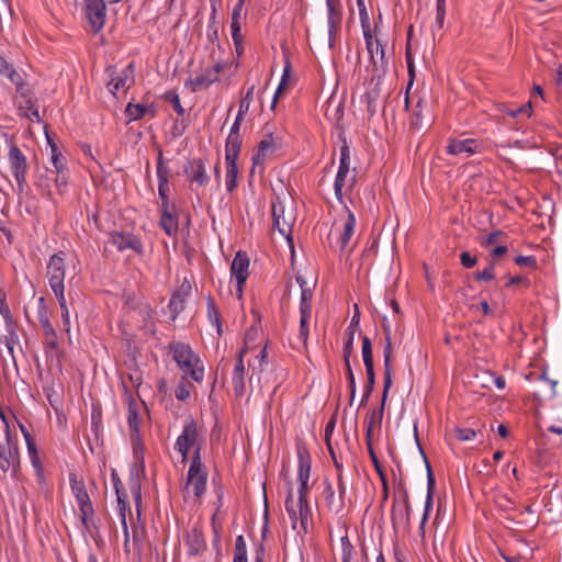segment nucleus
I'll use <instances>...</instances> for the list:
<instances>
[{"label": "nucleus", "instance_id": "obj_1", "mask_svg": "<svg viewBox=\"0 0 562 562\" xmlns=\"http://www.w3.org/2000/svg\"><path fill=\"white\" fill-rule=\"evenodd\" d=\"M327 450L330 454L335 469L337 470V488L338 495L335 494L334 487L328 480L325 481V488L323 491V496L326 502L328 509L335 514H341L346 508V491L347 484L344 480L342 475V463L339 461L334 447L331 443L326 446Z\"/></svg>", "mask_w": 562, "mask_h": 562}, {"label": "nucleus", "instance_id": "obj_2", "mask_svg": "<svg viewBox=\"0 0 562 562\" xmlns=\"http://www.w3.org/2000/svg\"><path fill=\"white\" fill-rule=\"evenodd\" d=\"M46 277L58 304L67 300L65 295L66 252L58 251L49 258Z\"/></svg>", "mask_w": 562, "mask_h": 562}, {"label": "nucleus", "instance_id": "obj_3", "mask_svg": "<svg viewBox=\"0 0 562 562\" xmlns=\"http://www.w3.org/2000/svg\"><path fill=\"white\" fill-rule=\"evenodd\" d=\"M206 482L207 470L202 462L200 447L198 446V448L193 452L190 467L188 470L187 483L183 488L184 498L187 497V494L190 493L191 487L194 498H201L206 491Z\"/></svg>", "mask_w": 562, "mask_h": 562}, {"label": "nucleus", "instance_id": "obj_4", "mask_svg": "<svg viewBox=\"0 0 562 562\" xmlns=\"http://www.w3.org/2000/svg\"><path fill=\"white\" fill-rule=\"evenodd\" d=\"M285 510L290 517L292 529L300 533H307L312 526V509L308 502L294 501L292 487L285 498Z\"/></svg>", "mask_w": 562, "mask_h": 562}, {"label": "nucleus", "instance_id": "obj_5", "mask_svg": "<svg viewBox=\"0 0 562 562\" xmlns=\"http://www.w3.org/2000/svg\"><path fill=\"white\" fill-rule=\"evenodd\" d=\"M210 57L214 60V65L206 67L201 75L196 76L195 78H189L184 82L186 88H189L192 92L206 89L212 83L218 81L220 75L228 66L227 61L221 58H215V48L211 50Z\"/></svg>", "mask_w": 562, "mask_h": 562}, {"label": "nucleus", "instance_id": "obj_6", "mask_svg": "<svg viewBox=\"0 0 562 562\" xmlns=\"http://www.w3.org/2000/svg\"><path fill=\"white\" fill-rule=\"evenodd\" d=\"M7 158L10 171L18 184V194H22L27 187L26 173L30 168L27 158L15 144L10 145Z\"/></svg>", "mask_w": 562, "mask_h": 562}, {"label": "nucleus", "instance_id": "obj_7", "mask_svg": "<svg viewBox=\"0 0 562 562\" xmlns=\"http://www.w3.org/2000/svg\"><path fill=\"white\" fill-rule=\"evenodd\" d=\"M20 467V453L16 438H13L9 425H7L5 445L0 442V469L15 472Z\"/></svg>", "mask_w": 562, "mask_h": 562}, {"label": "nucleus", "instance_id": "obj_8", "mask_svg": "<svg viewBox=\"0 0 562 562\" xmlns=\"http://www.w3.org/2000/svg\"><path fill=\"white\" fill-rule=\"evenodd\" d=\"M134 65L128 64L120 72L116 71L115 66H108L105 68L106 88L115 95L120 89H128L134 83Z\"/></svg>", "mask_w": 562, "mask_h": 562}, {"label": "nucleus", "instance_id": "obj_9", "mask_svg": "<svg viewBox=\"0 0 562 562\" xmlns=\"http://www.w3.org/2000/svg\"><path fill=\"white\" fill-rule=\"evenodd\" d=\"M201 448L200 443V430L195 420L190 419L183 427L181 435L177 438L175 449L181 453L182 461H186L189 454V450L194 448Z\"/></svg>", "mask_w": 562, "mask_h": 562}, {"label": "nucleus", "instance_id": "obj_10", "mask_svg": "<svg viewBox=\"0 0 562 562\" xmlns=\"http://www.w3.org/2000/svg\"><path fill=\"white\" fill-rule=\"evenodd\" d=\"M385 331V346L383 349L384 359V387L382 392V404L376 416V422L380 424L383 417L384 405L387 398L389 391L392 386V337L389 327H384Z\"/></svg>", "mask_w": 562, "mask_h": 562}, {"label": "nucleus", "instance_id": "obj_11", "mask_svg": "<svg viewBox=\"0 0 562 562\" xmlns=\"http://www.w3.org/2000/svg\"><path fill=\"white\" fill-rule=\"evenodd\" d=\"M69 481L81 513V521L87 527L89 517L94 513L91 499L82 480H79L76 474H70Z\"/></svg>", "mask_w": 562, "mask_h": 562}, {"label": "nucleus", "instance_id": "obj_12", "mask_svg": "<svg viewBox=\"0 0 562 562\" xmlns=\"http://www.w3.org/2000/svg\"><path fill=\"white\" fill-rule=\"evenodd\" d=\"M108 243L113 245L119 251L133 250L142 256L144 246L140 237L133 233L113 231L108 235Z\"/></svg>", "mask_w": 562, "mask_h": 562}, {"label": "nucleus", "instance_id": "obj_13", "mask_svg": "<svg viewBox=\"0 0 562 562\" xmlns=\"http://www.w3.org/2000/svg\"><path fill=\"white\" fill-rule=\"evenodd\" d=\"M398 492L402 495V501L401 503L394 501L391 510V520L394 528H397L398 526L407 527L411 521L412 506L409 503L408 492L404 484H398Z\"/></svg>", "mask_w": 562, "mask_h": 562}, {"label": "nucleus", "instance_id": "obj_14", "mask_svg": "<svg viewBox=\"0 0 562 562\" xmlns=\"http://www.w3.org/2000/svg\"><path fill=\"white\" fill-rule=\"evenodd\" d=\"M85 15L93 33H99L106 20V5L103 0H85Z\"/></svg>", "mask_w": 562, "mask_h": 562}, {"label": "nucleus", "instance_id": "obj_15", "mask_svg": "<svg viewBox=\"0 0 562 562\" xmlns=\"http://www.w3.org/2000/svg\"><path fill=\"white\" fill-rule=\"evenodd\" d=\"M297 461H299V473L297 481L300 483L299 486V498L303 504L304 502H308L307 496L310 493L308 480L311 475V457L307 450L299 449L297 450Z\"/></svg>", "mask_w": 562, "mask_h": 562}, {"label": "nucleus", "instance_id": "obj_16", "mask_svg": "<svg viewBox=\"0 0 562 562\" xmlns=\"http://www.w3.org/2000/svg\"><path fill=\"white\" fill-rule=\"evenodd\" d=\"M328 44L333 48L341 29L342 7L340 0H326Z\"/></svg>", "mask_w": 562, "mask_h": 562}, {"label": "nucleus", "instance_id": "obj_17", "mask_svg": "<svg viewBox=\"0 0 562 562\" xmlns=\"http://www.w3.org/2000/svg\"><path fill=\"white\" fill-rule=\"evenodd\" d=\"M350 171V148L347 140L342 139V145L340 147V161L339 168L336 175L334 190L335 195L339 202H342V188L346 184L347 176Z\"/></svg>", "mask_w": 562, "mask_h": 562}, {"label": "nucleus", "instance_id": "obj_18", "mask_svg": "<svg viewBox=\"0 0 562 562\" xmlns=\"http://www.w3.org/2000/svg\"><path fill=\"white\" fill-rule=\"evenodd\" d=\"M249 257L245 251H237L231 266V274L237 281V293L241 296L244 285L249 276Z\"/></svg>", "mask_w": 562, "mask_h": 562}, {"label": "nucleus", "instance_id": "obj_19", "mask_svg": "<svg viewBox=\"0 0 562 562\" xmlns=\"http://www.w3.org/2000/svg\"><path fill=\"white\" fill-rule=\"evenodd\" d=\"M246 352L247 347L245 346L239 350L232 372V385L236 397H243L246 393V368L244 363Z\"/></svg>", "mask_w": 562, "mask_h": 562}, {"label": "nucleus", "instance_id": "obj_20", "mask_svg": "<svg viewBox=\"0 0 562 562\" xmlns=\"http://www.w3.org/2000/svg\"><path fill=\"white\" fill-rule=\"evenodd\" d=\"M371 46L366 43L367 50L369 53L373 71L378 72V76H382L387 70V61L385 59V50L380 40H378L373 32L371 33Z\"/></svg>", "mask_w": 562, "mask_h": 562}, {"label": "nucleus", "instance_id": "obj_21", "mask_svg": "<svg viewBox=\"0 0 562 562\" xmlns=\"http://www.w3.org/2000/svg\"><path fill=\"white\" fill-rule=\"evenodd\" d=\"M111 479H112L113 486H114V490H115V494H116V497H117V504H119V507H120V513H121V517H122V524H123L124 533H125L124 546L126 548L127 543H128V530H127V525H126V520H125V510L128 507L127 494L125 493V491L123 488V484L121 482V479H120V476H119V474L116 473L115 470H112Z\"/></svg>", "mask_w": 562, "mask_h": 562}, {"label": "nucleus", "instance_id": "obj_22", "mask_svg": "<svg viewBox=\"0 0 562 562\" xmlns=\"http://www.w3.org/2000/svg\"><path fill=\"white\" fill-rule=\"evenodd\" d=\"M157 178H158V194L161 200L160 207H169V170L164 165L162 161V153L159 150L158 153V161H157Z\"/></svg>", "mask_w": 562, "mask_h": 562}, {"label": "nucleus", "instance_id": "obj_23", "mask_svg": "<svg viewBox=\"0 0 562 562\" xmlns=\"http://www.w3.org/2000/svg\"><path fill=\"white\" fill-rule=\"evenodd\" d=\"M276 148V142L272 134H266L258 144V150L252 156V167L250 173L254 175L257 166H262L266 158L273 153Z\"/></svg>", "mask_w": 562, "mask_h": 562}, {"label": "nucleus", "instance_id": "obj_24", "mask_svg": "<svg viewBox=\"0 0 562 562\" xmlns=\"http://www.w3.org/2000/svg\"><path fill=\"white\" fill-rule=\"evenodd\" d=\"M184 173L189 180L196 182L201 187L206 186L210 181L201 159L189 160L184 166Z\"/></svg>", "mask_w": 562, "mask_h": 562}, {"label": "nucleus", "instance_id": "obj_25", "mask_svg": "<svg viewBox=\"0 0 562 562\" xmlns=\"http://www.w3.org/2000/svg\"><path fill=\"white\" fill-rule=\"evenodd\" d=\"M126 400H127V424L130 434H137L139 432L140 428V417H139V411L144 403H138L132 393L126 392Z\"/></svg>", "mask_w": 562, "mask_h": 562}, {"label": "nucleus", "instance_id": "obj_26", "mask_svg": "<svg viewBox=\"0 0 562 562\" xmlns=\"http://www.w3.org/2000/svg\"><path fill=\"white\" fill-rule=\"evenodd\" d=\"M415 438H416V441H418V435H417V427L415 426ZM418 447H419V450L423 454V458L425 460V463H426V468H427V497H426V503H425V513H424V516H423V521H422V525L425 524V521L427 520L428 518V514H429V510L431 509V506H432V494H434V491H435V486H436V481H435V476L432 474V471H431V467L426 458V454L424 453V451L422 450V447L419 445V442H417Z\"/></svg>", "mask_w": 562, "mask_h": 562}, {"label": "nucleus", "instance_id": "obj_27", "mask_svg": "<svg viewBox=\"0 0 562 562\" xmlns=\"http://www.w3.org/2000/svg\"><path fill=\"white\" fill-rule=\"evenodd\" d=\"M186 546L190 555H199L206 549V542L201 528L193 527L186 537Z\"/></svg>", "mask_w": 562, "mask_h": 562}, {"label": "nucleus", "instance_id": "obj_28", "mask_svg": "<svg viewBox=\"0 0 562 562\" xmlns=\"http://www.w3.org/2000/svg\"><path fill=\"white\" fill-rule=\"evenodd\" d=\"M429 117L428 103L423 98H419L409 116V127L412 130H420Z\"/></svg>", "mask_w": 562, "mask_h": 562}, {"label": "nucleus", "instance_id": "obj_29", "mask_svg": "<svg viewBox=\"0 0 562 562\" xmlns=\"http://www.w3.org/2000/svg\"><path fill=\"white\" fill-rule=\"evenodd\" d=\"M191 291V285L183 283L180 289L175 292L169 302V310L171 312V319L175 321L177 316L184 310V303Z\"/></svg>", "mask_w": 562, "mask_h": 562}, {"label": "nucleus", "instance_id": "obj_30", "mask_svg": "<svg viewBox=\"0 0 562 562\" xmlns=\"http://www.w3.org/2000/svg\"><path fill=\"white\" fill-rule=\"evenodd\" d=\"M272 215H273V225L279 231V233L285 237V239L290 243L292 246V218H285L283 215V210L278 209L276 205H273L272 209Z\"/></svg>", "mask_w": 562, "mask_h": 562}, {"label": "nucleus", "instance_id": "obj_31", "mask_svg": "<svg viewBox=\"0 0 562 562\" xmlns=\"http://www.w3.org/2000/svg\"><path fill=\"white\" fill-rule=\"evenodd\" d=\"M477 149H479V143H477V140H475L473 138L450 139V142L447 146V153L450 155H460L463 153L472 155V154L476 153Z\"/></svg>", "mask_w": 562, "mask_h": 562}, {"label": "nucleus", "instance_id": "obj_32", "mask_svg": "<svg viewBox=\"0 0 562 562\" xmlns=\"http://www.w3.org/2000/svg\"><path fill=\"white\" fill-rule=\"evenodd\" d=\"M355 227H356V217L350 210H347V215L344 218L342 228L339 232V236H338V245H339V248L341 251H344L346 249V247L348 246V244L351 239V236L355 233Z\"/></svg>", "mask_w": 562, "mask_h": 562}, {"label": "nucleus", "instance_id": "obj_33", "mask_svg": "<svg viewBox=\"0 0 562 562\" xmlns=\"http://www.w3.org/2000/svg\"><path fill=\"white\" fill-rule=\"evenodd\" d=\"M169 350L178 366L198 356L189 345L183 342H171Z\"/></svg>", "mask_w": 562, "mask_h": 562}, {"label": "nucleus", "instance_id": "obj_34", "mask_svg": "<svg viewBox=\"0 0 562 562\" xmlns=\"http://www.w3.org/2000/svg\"><path fill=\"white\" fill-rule=\"evenodd\" d=\"M296 282L301 288L300 314H311L313 288L307 286L305 279L301 274L296 276Z\"/></svg>", "mask_w": 562, "mask_h": 562}, {"label": "nucleus", "instance_id": "obj_35", "mask_svg": "<svg viewBox=\"0 0 562 562\" xmlns=\"http://www.w3.org/2000/svg\"><path fill=\"white\" fill-rule=\"evenodd\" d=\"M179 368L183 371L184 375H189L195 382H202L204 376V369L198 356L181 363Z\"/></svg>", "mask_w": 562, "mask_h": 562}, {"label": "nucleus", "instance_id": "obj_36", "mask_svg": "<svg viewBox=\"0 0 562 562\" xmlns=\"http://www.w3.org/2000/svg\"><path fill=\"white\" fill-rule=\"evenodd\" d=\"M355 308H356V313L352 316L350 324L347 328L348 339L344 344V348H342L344 358L351 357V355L353 352L355 331H356V328L359 326V322H360L358 305H355Z\"/></svg>", "mask_w": 562, "mask_h": 562}, {"label": "nucleus", "instance_id": "obj_37", "mask_svg": "<svg viewBox=\"0 0 562 562\" xmlns=\"http://www.w3.org/2000/svg\"><path fill=\"white\" fill-rule=\"evenodd\" d=\"M43 345L47 356L58 357L60 353L59 338L56 329L43 333Z\"/></svg>", "mask_w": 562, "mask_h": 562}, {"label": "nucleus", "instance_id": "obj_38", "mask_svg": "<svg viewBox=\"0 0 562 562\" xmlns=\"http://www.w3.org/2000/svg\"><path fill=\"white\" fill-rule=\"evenodd\" d=\"M125 114L130 121H136L143 119L146 114H150L151 117L156 115V111L153 106H147L140 103L134 104L130 102L126 105Z\"/></svg>", "mask_w": 562, "mask_h": 562}, {"label": "nucleus", "instance_id": "obj_39", "mask_svg": "<svg viewBox=\"0 0 562 562\" xmlns=\"http://www.w3.org/2000/svg\"><path fill=\"white\" fill-rule=\"evenodd\" d=\"M161 215L159 224L168 236H172L178 231V221L170 212L169 207H160Z\"/></svg>", "mask_w": 562, "mask_h": 562}, {"label": "nucleus", "instance_id": "obj_40", "mask_svg": "<svg viewBox=\"0 0 562 562\" xmlns=\"http://www.w3.org/2000/svg\"><path fill=\"white\" fill-rule=\"evenodd\" d=\"M16 327H18L16 322L13 323L12 326H5L7 334L2 337L0 336V342H3L5 345L9 353L11 355L14 362H15L14 347L18 346L20 342L18 333H16Z\"/></svg>", "mask_w": 562, "mask_h": 562}, {"label": "nucleus", "instance_id": "obj_41", "mask_svg": "<svg viewBox=\"0 0 562 562\" xmlns=\"http://www.w3.org/2000/svg\"><path fill=\"white\" fill-rule=\"evenodd\" d=\"M241 147V136L228 134L225 145V160H237Z\"/></svg>", "mask_w": 562, "mask_h": 562}, {"label": "nucleus", "instance_id": "obj_42", "mask_svg": "<svg viewBox=\"0 0 562 562\" xmlns=\"http://www.w3.org/2000/svg\"><path fill=\"white\" fill-rule=\"evenodd\" d=\"M237 160H226V178L225 184L228 192H233L237 188L238 179Z\"/></svg>", "mask_w": 562, "mask_h": 562}, {"label": "nucleus", "instance_id": "obj_43", "mask_svg": "<svg viewBox=\"0 0 562 562\" xmlns=\"http://www.w3.org/2000/svg\"><path fill=\"white\" fill-rule=\"evenodd\" d=\"M405 59H406V63H407L409 81H408V86H407V90H406L404 108H405V110H408V108H409V97H408V93H409V89L413 86V82H414V79H415V65H414V59H413V56H412V50H411L409 42L406 45Z\"/></svg>", "mask_w": 562, "mask_h": 562}, {"label": "nucleus", "instance_id": "obj_44", "mask_svg": "<svg viewBox=\"0 0 562 562\" xmlns=\"http://www.w3.org/2000/svg\"><path fill=\"white\" fill-rule=\"evenodd\" d=\"M47 142L50 147L52 151V164L55 168L56 173H63L66 170V166L64 164V156L61 155L58 146L56 143L53 142V139L47 135Z\"/></svg>", "mask_w": 562, "mask_h": 562}, {"label": "nucleus", "instance_id": "obj_45", "mask_svg": "<svg viewBox=\"0 0 562 562\" xmlns=\"http://www.w3.org/2000/svg\"><path fill=\"white\" fill-rule=\"evenodd\" d=\"M37 318H38V323L42 328V333H46L48 330L55 329V327L50 323L49 311H48L43 297L40 299L38 310H37Z\"/></svg>", "mask_w": 562, "mask_h": 562}, {"label": "nucleus", "instance_id": "obj_46", "mask_svg": "<svg viewBox=\"0 0 562 562\" xmlns=\"http://www.w3.org/2000/svg\"><path fill=\"white\" fill-rule=\"evenodd\" d=\"M207 317L212 324L216 326L217 334L222 335V316L221 312L215 303V300L211 296L207 297Z\"/></svg>", "mask_w": 562, "mask_h": 562}, {"label": "nucleus", "instance_id": "obj_47", "mask_svg": "<svg viewBox=\"0 0 562 562\" xmlns=\"http://www.w3.org/2000/svg\"><path fill=\"white\" fill-rule=\"evenodd\" d=\"M130 437H131V441H132L134 458H135L136 462L139 464L142 473H144V468H145L144 457H143L144 445H143V440L140 437V432L130 434Z\"/></svg>", "mask_w": 562, "mask_h": 562}, {"label": "nucleus", "instance_id": "obj_48", "mask_svg": "<svg viewBox=\"0 0 562 562\" xmlns=\"http://www.w3.org/2000/svg\"><path fill=\"white\" fill-rule=\"evenodd\" d=\"M362 358L366 366V372H374L372 342L371 339L367 336L362 337Z\"/></svg>", "mask_w": 562, "mask_h": 562}, {"label": "nucleus", "instance_id": "obj_49", "mask_svg": "<svg viewBox=\"0 0 562 562\" xmlns=\"http://www.w3.org/2000/svg\"><path fill=\"white\" fill-rule=\"evenodd\" d=\"M20 428L26 441L30 459L34 467L40 468V459L34 438L23 425H20Z\"/></svg>", "mask_w": 562, "mask_h": 562}, {"label": "nucleus", "instance_id": "obj_50", "mask_svg": "<svg viewBox=\"0 0 562 562\" xmlns=\"http://www.w3.org/2000/svg\"><path fill=\"white\" fill-rule=\"evenodd\" d=\"M232 37L235 46L237 58H240L244 54V36L241 34L240 25L231 24Z\"/></svg>", "mask_w": 562, "mask_h": 562}, {"label": "nucleus", "instance_id": "obj_51", "mask_svg": "<svg viewBox=\"0 0 562 562\" xmlns=\"http://www.w3.org/2000/svg\"><path fill=\"white\" fill-rule=\"evenodd\" d=\"M359 16H360V23H361V27H362V32H363L364 42L368 43L369 46H371L372 45L371 44V33L373 31H372V27L370 24V18H369L367 8H361V10H359Z\"/></svg>", "mask_w": 562, "mask_h": 562}, {"label": "nucleus", "instance_id": "obj_52", "mask_svg": "<svg viewBox=\"0 0 562 562\" xmlns=\"http://www.w3.org/2000/svg\"><path fill=\"white\" fill-rule=\"evenodd\" d=\"M341 560L342 562H352L355 548L351 544L348 535L341 537Z\"/></svg>", "mask_w": 562, "mask_h": 562}, {"label": "nucleus", "instance_id": "obj_53", "mask_svg": "<svg viewBox=\"0 0 562 562\" xmlns=\"http://www.w3.org/2000/svg\"><path fill=\"white\" fill-rule=\"evenodd\" d=\"M131 493L133 495L136 508H137V515H140L139 506L142 503V487H140V481L139 477H132L130 483Z\"/></svg>", "mask_w": 562, "mask_h": 562}, {"label": "nucleus", "instance_id": "obj_54", "mask_svg": "<svg viewBox=\"0 0 562 562\" xmlns=\"http://www.w3.org/2000/svg\"><path fill=\"white\" fill-rule=\"evenodd\" d=\"M206 36L213 46H216L218 50H222V45L218 38V23L213 21L207 24Z\"/></svg>", "mask_w": 562, "mask_h": 562}, {"label": "nucleus", "instance_id": "obj_55", "mask_svg": "<svg viewBox=\"0 0 562 562\" xmlns=\"http://www.w3.org/2000/svg\"><path fill=\"white\" fill-rule=\"evenodd\" d=\"M345 367H346V374L349 381V389H350V405L352 404L355 396H356V379L353 371L351 369L350 364V357L344 358Z\"/></svg>", "mask_w": 562, "mask_h": 562}, {"label": "nucleus", "instance_id": "obj_56", "mask_svg": "<svg viewBox=\"0 0 562 562\" xmlns=\"http://www.w3.org/2000/svg\"><path fill=\"white\" fill-rule=\"evenodd\" d=\"M0 314L4 319L5 326H12L15 321L13 319L11 310L7 303L4 294H0Z\"/></svg>", "mask_w": 562, "mask_h": 562}, {"label": "nucleus", "instance_id": "obj_57", "mask_svg": "<svg viewBox=\"0 0 562 562\" xmlns=\"http://www.w3.org/2000/svg\"><path fill=\"white\" fill-rule=\"evenodd\" d=\"M191 384L186 381V378L183 376V380L178 383L175 390V396L179 401H186L190 396L191 392Z\"/></svg>", "mask_w": 562, "mask_h": 562}, {"label": "nucleus", "instance_id": "obj_58", "mask_svg": "<svg viewBox=\"0 0 562 562\" xmlns=\"http://www.w3.org/2000/svg\"><path fill=\"white\" fill-rule=\"evenodd\" d=\"M21 98L24 100L23 104L20 105V110H25V112L30 111L34 106H36V99L31 89H25L19 92Z\"/></svg>", "mask_w": 562, "mask_h": 562}, {"label": "nucleus", "instance_id": "obj_59", "mask_svg": "<svg viewBox=\"0 0 562 562\" xmlns=\"http://www.w3.org/2000/svg\"><path fill=\"white\" fill-rule=\"evenodd\" d=\"M254 93H255V86L252 85L251 87H249L247 89L245 95L241 98V100L239 102V109H238L239 113L245 114V115L248 113L250 104L254 99Z\"/></svg>", "mask_w": 562, "mask_h": 562}, {"label": "nucleus", "instance_id": "obj_60", "mask_svg": "<svg viewBox=\"0 0 562 562\" xmlns=\"http://www.w3.org/2000/svg\"><path fill=\"white\" fill-rule=\"evenodd\" d=\"M5 77L16 87L18 92H21L26 89L22 75L19 71H16L14 67H12L9 70Z\"/></svg>", "mask_w": 562, "mask_h": 562}, {"label": "nucleus", "instance_id": "obj_61", "mask_svg": "<svg viewBox=\"0 0 562 562\" xmlns=\"http://www.w3.org/2000/svg\"><path fill=\"white\" fill-rule=\"evenodd\" d=\"M164 98L166 101L171 103L173 110L177 112L178 115L182 116L184 114V109L181 105L180 98L177 92L169 91L165 93Z\"/></svg>", "mask_w": 562, "mask_h": 562}, {"label": "nucleus", "instance_id": "obj_62", "mask_svg": "<svg viewBox=\"0 0 562 562\" xmlns=\"http://www.w3.org/2000/svg\"><path fill=\"white\" fill-rule=\"evenodd\" d=\"M234 559L247 560V548L241 535L237 536L235 541Z\"/></svg>", "mask_w": 562, "mask_h": 562}, {"label": "nucleus", "instance_id": "obj_63", "mask_svg": "<svg viewBox=\"0 0 562 562\" xmlns=\"http://www.w3.org/2000/svg\"><path fill=\"white\" fill-rule=\"evenodd\" d=\"M495 263L493 260H491L490 265L482 271H477L475 273V279L477 281H491L495 278L494 273Z\"/></svg>", "mask_w": 562, "mask_h": 562}, {"label": "nucleus", "instance_id": "obj_64", "mask_svg": "<svg viewBox=\"0 0 562 562\" xmlns=\"http://www.w3.org/2000/svg\"><path fill=\"white\" fill-rule=\"evenodd\" d=\"M494 502L502 510H512L514 508V502L505 494H497L494 497Z\"/></svg>", "mask_w": 562, "mask_h": 562}]
</instances>
